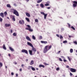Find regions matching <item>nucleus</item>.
Masks as SVG:
<instances>
[{"mask_svg":"<svg viewBox=\"0 0 77 77\" xmlns=\"http://www.w3.org/2000/svg\"><path fill=\"white\" fill-rule=\"evenodd\" d=\"M52 47L51 45H47L46 46L44 49L43 52L44 53H46L49 50H50Z\"/></svg>","mask_w":77,"mask_h":77,"instance_id":"1","label":"nucleus"},{"mask_svg":"<svg viewBox=\"0 0 77 77\" xmlns=\"http://www.w3.org/2000/svg\"><path fill=\"white\" fill-rule=\"evenodd\" d=\"M12 10L13 11V13L14 14H15V15H17V16H19L18 12V11H17L14 9H12Z\"/></svg>","mask_w":77,"mask_h":77,"instance_id":"2","label":"nucleus"},{"mask_svg":"<svg viewBox=\"0 0 77 77\" xmlns=\"http://www.w3.org/2000/svg\"><path fill=\"white\" fill-rule=\"evenodd\" d=\"M27 26L28 28H26V30H28L30 32H33V29H31V27L29 25H27Z\"/></svg>","mask_w":77,"mask_h":77,"instance_id":"3","label":"nucleus"},{"mask_svg":"<svg viewBox=\"0 0 77 77\" xmlns=\"http://www.w3.org/2000/svg\"><path fill=\"white\" fill-rule=\"evenodd\" d=\"M21 52L22 53H26V54H28V51H27V50L25 49H23L21 50Z\"/></svg>","mask_w":77,"mask_h":77,"instance_id":"4","label":"nucleus"},{"mask_svg":"<svg viewBox=\"0 0 77 77\" xmlns=\"http://www.w3.org/2000/svg\"><path fill=\"white\" fill-rule=\"evenodd\" d=\"M29 54H30V55H33V54H35V52H34L33 53V52L32 51L30 50H29Z\"/></svg>","mask_w":77,"mask_h":77,"instance_id":"5","label":"nucleus"},{"mask_svg":"<svg viewBox=\"0 0 77 77\" xmlns=\"http://www.w3.org/2000/svg\"><path fill=\"white\" fill-rule=\"evenodd\" d=\"M19 23L20 24H22L23 25L24 24V21L23 20H20L19 21Z\"/></svg>","mask_w":77,"mask_h":77,"instance_id":"6","label":"nucleus"},{"mask_svg":"<svg viewBox=\"0 0 77 77\" xmlns=\"http://www.w3.org/2000/svg\"><path fill=\"white\" fill-rule=\"evenodd\" d=\"M70 71L71 72H76V70H75V69L72 68L70 69Z\"/></svg>","mask_w":77,"mask_h":77,"instance_id":"7","label":"nucleus"},{"mask_svg":"<svg viewBox=\"0 0 77 77\" xmlns=\"http://www.w3.org/2000/svg\"><path fill=\"white\" fill-rule=\"evenodd\" d=\"M27 44L28 45H29V46H30L31 47H33V45H32V44L29 42H27Z\"/></svg>","mask_w":77,"mask_h":77,"instance_id":"8","label":"nucleus"},{"mask_svg":"<svg viewBox=\"0 0 77 77\" xmlns=\"http://www.w3.org/2000/svg\"><path fill=\"white\" fill-rule=\"evenodd\" d=\"M32 51H33V52H35H35L36 51V49H35L34 47H33H33H32Z\"/></svg>","mask_w":77,"mask_h":77,"instance_id":"9","label":"nucleus"},{"mask_svg":"<svg viewBox=\"0 0 77 77\" xmlns=\"http://www.w3.org/2000/svg\"><path fill=\"white\" fill-rule=\"evenodd\" d=\"M26 39L27 40V41H31V39H30V38L28 36H26Z\"/></svg>","mask_w":77,"mask_h":77,"instance_id":"10","label":"nucleus"},{"mask_svg":"<svg viewBox=\"0 0 77 77\" xmlns=\"http://www.w3.org/2000/svg\"><path fill=\"white\" fill-rule=\"evenodd\" d=\"M26 15L28 17H30V14L29 13H25Z\"/></svg>","mask_w":77,"mask_h":77,"instance_id":"11","label":"nucleus"},{"mask_svg":"<svg viewBox=\"0 0 77 77\" xmlns=\"http://www.w3.org/2000/svg\"><path fill=\"white\" fill-rule=\"evenodd\" d=\"M9 49L11 51H14V49L11 47H9Z\"/></svg>","mask_w":77,"mask_h":77,"instance_id":"12","label":"nucleus"},{"mask_svg":"<svg viewBox=\"0 0 77 77\" xmlns=\"http://www.w3.org/2000/svg\"><path fill=\"white\" fill-rule=\"evenodd\" d=\"M0 16L1 17H2V18H4V14L3 13H1L0 14Z\"/></svg>","mask_w":77,"mask_h":77,"instance_id":"13","label":"nucleus"},{"mask_svg":"<svg viewBox=\"0 0 77 77\" xmlns=\"http://www.w3.org/2000/svg\"><path fill=\"white\" fill-rule=\"evenodd\" d=\"M41 43H42V44H47V41H41Z\"/></svg>","mask_w":77,"mask_h":77,"instance_id":"14","label":"nucleus"},{"mask_svg":"<svg viewBox=\"0 0 77 77\" xmlns=\"http://www.w3.org/2000/svg\"><path fill=\"white\" fill-rule=\"evenodd\" d=\"M39 68H41V67H42V68H45V66H44V65H42V64H40L39 65Z\"/></svg>","mask_w":77,"mask_h":77,"instance_id":"15","label":"nucleus"},{"mask_svg":"<svg viewBox=\"0 0 77 77\" xmlns=\"http://www.w3.org/2000/svg\"><path fill=\"white\" fill-rule=\"evenodd\" d=\"M44 19H45V20H46L47 18V14H46L44 15Z\"/></svg>","mask_w":77,"mask_h":77,"instance_id":"16","label":"nucleus"},{"mask_svg":"<svg viewBox=\"0 0 77 77\" xmlns=\"http://www.w3.org/2000/svg\"><path fill=\"white\" fill-rule=\"evenodd\" d=\"M3 49H4V50H6V46H5V44L3 45Z\"/></svg>","mask_w":77,"mask_h":77,"instance_id":"17","label":"nucleus"},{"mask_svg":"<svg viewBox=\"0 0 77 77\" xmlns=\"http://www.w3.org/2000/svg\"><path fill=\"white\" fill-rule=\"evenodd\" d=\"M5 26H6V27H9V26H10V24L6 23L5 25Z\"/></svg>","mask_w":77,"mask_h":77,"instance_id":"18","label":"nucleus"},{"mask_svg":"<svg viewBox=\"0 0 77 77\" xmlns=\"http://www.w3.org/2000/svg\"><path fill=\"white\" fill-rule=\"evenodd\" d=\"M32 66H28V67L27 68V69L28 70H29V69H32Z\"/></svg>","mask_w":77,"mask_h":77,"instance_id":"19","label":"nucleus"},{"mask_svg":"<svg viewBox=\"0 0 77 77\" xmlns=\"http://www.w3.org/2000/svg\"><path fill=\"white\" fill-rule=\"evenodd\" d=\"M40 6L41 8H44V5H43V4H41L40 5Z\"/></svg>","mask_w":77,"mask_h":77,"instance_id":"20","label":"nucleus"},{"mask_svg":"<svg viewBox=\"0 0 77 77\" xmlns=\"http://www.w3.org/2000/svg\"><path fill=\"white\" fill-rule=\"evenodd\" d=\"M34 61H31L30 63V65H32L34 64Z\"/></svg>","mask_w":77,"mask_h":77,"instance_id":"21","label":"nucleus"},{"mask_svg":"<svg viewBox=\"0 0 77 77\" xmlns=\"http://www.w3.org/2000/svg\"><path fill=\"white\" fill-rule=\"evenodd\" d=\"M32 39L34 40H35V39H36V37H35L33 35H32Z\"/></svg>","mask_w":77,"mask_h":77,"instance_id":"22","label":"nucleus"},{"mask_svg":"<svg viewBox=\"0 0 77 77\" xmlns=\"http://www.w3.org/2000/svg\"><path fill=\"white\" fill-rule=\"evenodd\" d=\"M7 7H8V8H11V5H10V4H7Z\"/></svg>","mask_w":77,"mask_h":77,"instance_id":"23","label":"nucleus"},{"mask_svg":"<svg viewBox=\"0 0 77 77\" xmlns=\"http://www.w3.org/2000/svg\"><path fill=\"white\" fill-rule=\"evenodd\" d=\"M26 20L28 21V22H30V20L29 19V18H27V17L26 18Z\"/></svg>","mask_w":77,"mask_h":77,"instance_id":"24","label":"nucleus"},{"mask_svg":"<svg viewBox=\"0 0 77 77\" xmlns=\"http://www.w3.org/2000/svg\"><path fill=\"white\" fill-rule=\"evenodd\" d=\"M70 52L71 53L73 52V49H71L70 50Z\"/></svg>","mask_w":77,"mask_h":77,"instance_id":"25","label":"nucleus"},{"mask_svg":"<svg viewBox=\"0 0 77 77\" xmlns=\"http://www.w3.org/2000/svg\"><path fill=\"white\" fill-rule=\"evenodd\" d=\"M3 66V64L2 63H0V69Z\"/></svg>","mask_w":77,"mask_h":77,"instance_id":"26","label":"nucleus"},{"mask_svg":"<svg viewBox=\"0 0 77 77\" xmlns=\"http://www.w3.org/2000/svg\"><path fill=\"white\" fill-rule=\"evenodd\" d=\"M42 0H38L37 1V3H41V2H42Z\"/></svg>","mask_w":77,"mask_h":77,"instance_id":"27","label":"nucleus"},{"mask_svg":"<svg viewBox=\"0 0 77 77\" xmlns=\"http://www.w3.org/2000/svg\"><path fill=\"white\" fill-rule=\"evenodd\" d=\"M31 69L32 71H35V69L34 67H33L32 66L31 67Z\"/></svg>","mask_w":77,"mask_h":77,"instance_id":"28","label":"nucleus"},{"mask_svg":"<svg viewBox=\"0 0 77 77\" xmlns=\"http://www.w3.org/2000/svg\"><path fill=\"white\" fill-rule=\"evenodd\" d=\"M12 20L14 21H15V19L14 16L13 17Z\"/></svg>","mask_w":77,"mask_h":77,"instance_id":"29","label":"nucleus"},{"mask_svg":"<svg viewBox=\"0 0 77 77\" xmlns=\"http://www.w3.org/2000/svg\"><path fill=\"white\" fill-rule=\"evenodd\" d=\"M13 36H17V34L15 33H14L13 34Z\"/></svg>","mask_w":77,"mask_h":77,"instance_id":"30","label":"nucleus"},{"mask_svg":"<svg viewBox=\"0 0 77 77\" xmlns=\"http://www.w3.org/2000/svg\"><path fill=\"white\" fill-rule=\"evenodd\" d=\"M71 29H73V30H75V28L72 26H71Z\"/></svg>","mask_w":77,"mask_h":77,"instance_id":"31","label":"nucleus"},{"mask_svg":"<svg viewBox=\"0 0 77 77\" xmlns=\"http://www.w3.org/2000/svg\"><path fill=\"white\" fill-rule=\"evenodd\" d=\"M67 24L68 25V27L69 28H71V25L69 23H67Z\"/></svg>","mask_w":77,"mask_h":77,"instance_id":"32","label":"nucleus"},{"mask_svg":"<svg viewBox=\"0 0 77 77\" xmlns=\"http://www.w3.org/2000/svg\"><path fill=\"white\" fill-rule=\"evenodd\" d=\"M67 42L66 40L64 41L63 42V43L64 44H65V43H67Z\"/></svg>","mask_w":77,"mask_h":77,"instance_id":"33","label":"nucleus"},{"mask_svg":"<svg viewBox=\"0 0 77 77\" xmlns=\"http://www.w3.org/2000/svg\"><path fill=\"white\" fill-rule=\"evenodd\" d=\"M44 64L45 65H49V64L47 63H44Z\"/></svg>","mask_w":77,"mask_h":77,"instance_id":"34","label":"nucleus"},{"mask_svg":"<svg viewBox=\"0 0 77 77\" xmlns=\"http://www.w3.org/2000/svg\"><path fill=\"white\" fill-rule=\"evenodd\" d=\"M41 14H42V15H44L45 14V13L43 12H41Z\"/></svg>","mask_w":77,"mask_h":77,"instance_id":"35","label":"nucleus"},{"mask_svg":"<svg viewBox=\"0 0 77 77\" xmlns=\"http://www.w3.org/2000/svg\"><path fill=\"white\" fill-rule=\"evenodd\" d=\"M59 38L60 39H62V38H63V36H62V35H60Z\"/></svg>","mask_w":77,"mask_h":77,"instance_id":"36","label":"nucleus"},{"mask_svg":"<svg viewBox=\"0 0 77 77\" xmlns=\"http://www.w3.org/2000/svg\"><path fill=\"white\" fill-rule=\"evenodd\" d=\"M39 39H42V36H40L39 37Z\"/></svg>","mask_w":77,"mask_h":77,"instance_id":"37","label":"nucleus"},{"mask_svg":"<svg viewBox=\"0 0 77 77\" xmlns=\"http://www.w3.org/2000/svg\"><path fill=\"white\" fill-rule=\"evenodd\" d=\"M35 22H36V23H38V20L37 19H36L35 20Z\"/></svg>","mask_w":77,"mask_h":77,"instance_id":"38","label":"nucleus"},{"mask_svg":"<svg viewBox=\"0 0 77 77\" xmlns=\"http://www.w3.org/2000/svg\"><path fill=\"white\" fill-rule=\"evenodd\" d=\"M4 14H5V16H6V15H7V14H7V12H5L4 13Z\"/></svg>","mask_w":77,"mask_h":77,"instance_id":"39","label":"nucleus"},{"mask_svg":"<svg viewBox=\"0 0 77 77\" xmlns=\"http://www.w3.org/2000/svg\"><path fill=\"white\" fill-rule=\"evenodd\" d=\"M60 69H59V67H57V68L56 70V71H59V70H60Z\"/></svg>","mask_w":77,"mask_h":77,"instance_id":"40","label":"nucleus"},{"mask_svg":"<svg viewBox=\"0 0 77 77\" xmlns=\"http://www.w3.org/2000/svg\"><path fill=\"white\" fill-rule=\"evenodd\" d=\"M45 6H49V5L48 4H45Z\"/></svg>","mask_w":77,"mask_h":77,"instance_id":"41","label":"nucleus"},{"mask_svg":"<svg viewBox=\"0 0 77 77\" xmlns=\"http://www.w3.org/2000/svg\"><path fill=\"white\" fill-rule=\"evenodd\" d=\"M3 20V19H2V18H1L0 17V21H1V22H2V21Z\"/></svg>","mask_w":77,"mask_h":77,"instance_id":"42","label":"nucleus"},{"mask_svg":"<svg viewBox=\"0 0 77 77\" xmlns=\"http://www.w3.org/2000/svg\"><path fill=\"white\" fill-rule=\"evenodd\" d=\"M74 43L76 44V45H77V42L76 41L73 42Z\"/></svg>","mask_w":77,"mask_h":77,"instance_id":"43","label":"nucleus"},{"mask_svg":"<svg viewBox=\"0 0 77 77\" xmlns=\"http://www.w3.org/2000/svg\"><path fill=\"white\" fill-rule=\"evenodd\" d=\"M59 59V60L60 61H61V62H62V61H63V60H62V59H61L60 58Z\"/></svg>","mask_w":77,"mask_h":77,"instance_id":"44","label":"nucleus"},{"mask_svg":"<svg viewBox=\"0 0 77 77\" xmlns=\"http://www.w3.org/2000/svg\"><path fill=\"white\" fill-rule=\"evenodd\" d=\"M68 57V59H69V61H71V60H70V58H69V57Z\"/></svg>","mask_w":77,"mask_h":77,"instance_id":"45","label":"nucleus"},{"mask_svg":"<svg viewBox=\"0 0 77 77\" xmlns=\"http://www.w3.org/2000/svg\"><path fill=\"white\" fill-rule=\"evenodd\" d=\"M61 58H62L63 59H65V57H63V56H61Z\"/></svg>","mask_w":77,"mask_h":77,"instance_id":"46","label":"nucleus"},{"mask_svg":"<svg viewBox=\"0 0 77 77\" xmlns=\"http://www.w3.org/2000/svg\"><path fill=\"white\" fill-rule=\"evenodd\" d=\"M46 3H47V4H48V5H49V4H50V2L48 1L47 2H46Z\"/></svg>","mask_w":77,"mask_h":77,"instance_id":"47","label":"nucleus"},{"mask_svg":"<svg viewBox=\"0 0 77 77\" xmlns=\"http://www.w3.org/2000/svg\"><path fill=\"white\" fill-rule=\"evenodd\" d=\"M22 68H24V64H22L21 65Z\"/></svg>","mask_w":77,"mask_h":77,"instance_id":"48","label":"nucleus"},{"mask_svg":"<svg viewBox=\"0 0 77 77\" xmlns=\"http://www.w3.org/2000/svg\"><path fill=\"white\" fill-rule=\"evenodd\" d=\"M70 76H72V74L70 72Z\"/></svg>","mask_w":77,"mask_h":77,"instance_id":"49","label":"nucleus"},{"mask_svg":"<svg viewBox=\"0 0 77 77\" xmlns=\"http://www.w3.org/2000/svg\"><path fill=\"white\" fill-rule=\"evenodd\" d=\"M14 6H17V4L15 3H14Z\"/></svg>","mask_w":77,"mask_h":77,"instance_id":"50","label":"nucleus"},{"mask_svg":"<svg viewBox=\"0 0 77 77\" xmlns=\"http://www.w3.org/2000/svg\"><path fill=\"white\" fill-rule=\"evenodd\" d=\"M14 73L13 72L11 73V75H14Z\"/></svg>","mask_w":77,"mask_h":77,"instance_id":"51","label":"nucleus"},{"mask_svg":"<svg viewBox=\"0 0 77 77\" xmlns=\"http://www.w3.org/2000/svg\"><path fill=\"white\" fill-rule=\"evenodd\" d=\"M63 61L64 62H67V61H66V60L65 59H63Z\"/></svg>","mask_w":77,"mask_h":77,"instance_id":"52","label":"nucleus"},{"mask_svg":"<svg viewBox=\"0 0 77 77\" xmlns=\"http://www.w3.org/2000/svg\"><path fill=\"white\" fill-rule=\"evenodd\" d=\"M56 35L57 36V37H59V35L57 34Z\"/></svg>","mask_w":77,"mask_h":77,"instance_id":"53","label":"nucleus"},{"mask_svg":"<svg viewBox=\"0 0 77 77\" xmlns=\"http://www.w3.org/2000/svg\"><path fill=\"white\" fill-rule=\"evenodd\" d=\"M47 9H50V7H47Z\"/></svg>","mask_w":77,"mask_h":77,"instance_id":"54","label":"nucleus"},{"mask_svg":"<svg viewBox=\"0 0 77 77\" xmlns=\"http://www.w3.org/2000/svg\"><path fill=\"white\" fill-rule=\"evenodd\" d=\"M66 68H69V66H66Z\"/></svg>","mask_w":77,"mask_h":77,"instance_id":"55","label":"nucleus"},{"mask_svg":"<svg viewBox=\"0 0 77 77\" xmlns=\"http://www.w3.org/2000/svg\"><path fill=\"white\" fill-rule=\"evenodd\" d=\"M10 31H11V33H12V32H13L12 30L11 29V30H10Z\"/></svg>","mask_w":77,"mask_h":77,"instance_id":"56","label":"nucleus"},{"mask_svg":"<svg viewBox=\"0 0 77 77\" xmlns=\"http://www.w3.org/2000/svg\"><path fill=\"white\" fill-rule=\"evenodd\" d=\"M61 30L63 31V30H64V28H62V29H61Z\"/></svg>","mask_w":77,"mask_h":77,"instance_id":"57","label":"nucleus"},{"mask_svg":"<svg viewBox=\"0 0 77 77\" xmlns=\"http://www.w3.org/2000/svg\"><path fill=\"white\" fill-rule=\"evenodd\" d=\"M60 53V51H59L58 52V54H59V53Z\"/></svg>","mask_w":77,"mask_h":77,"instance_id":"58","label":"nucleus"},{"mask_svg":"<svg viewBox=\"0 0 77 77\" xmlns=\"http://www.w3.org/2000/svg\"><path fill=\"white\" fill-rule=\"evenodd\" d=\"M16 77H18V74H16Z\"/></svg>","mask_w":77,"mask_h":77,"instance_id":"59","label":"nucleus"},{"mask_svg":"<svg viewBox=\"0 0 77 77\" xmlns=\"http://www.w3.org/2000/svg\"><path fill=\"white\" fill-rule=\"evenodd\" d=\"M69 38H71L72 37V36H71V35H69Z\"/></svg>","mask_w":77,"mask_h":77,"instance_id":"60","label":"nucleus"},{"mask_svg":"<svg viewBox=\"0 0 77 77\" xmlns=\"http://www.w3.org/2000/svg\"><path fill=\"white\" fill-rule=\"evenodd\" d=\"M20 71H22V69H20Z\"/></svg>","mask_w":77,"mask_h":77,"instance_id":"61","label":"nucleus"},{"mask_svg":"<svg viewBox=\"0 0 77 77\" xmlns=\"http://www.w3.org/2000/svg\"><path fill=\"white\" fill-rule=\"evenodd\" d=\"M36 6H39V5L37 4L36 5Z\"/></svg>","mask_w":77,"mask_h":77,"instance_id":"62","label":"nucleus"},{"mask_svg":"<svg viewBox=\"0 0 77 77\" xmlns=\"http://www.w3.org/2000/svg\"><path fill=\"white\" fill-rule=\"evenodd\" d=\"M8 56H9L10 57H11V55L10 54H8Z\"/></svg>","mask_w":77,"mask_h":77,"instance_id":"63","label":"nucleus"},{"mask_svg":"<svg viewBox=\"0 0 77 77\" xmlns=\"http://www.w3.org/2000/svg\"><path fill=\"white\" fill-rule=\"evenodd\" d=\"M63 76L64 77H65V75H63Z\"/></svg>","mask_w":77,"mask_h":77,"instance_id":"64","label":"nucleus"}]
</instances>
